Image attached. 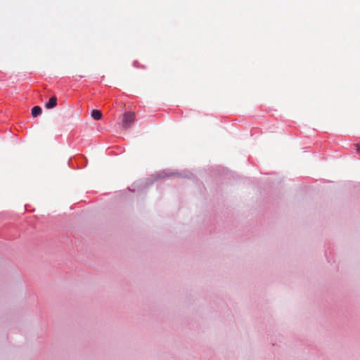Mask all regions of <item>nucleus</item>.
Listing matches in <instances>:
<instances>
[{"label":"nucleus","mask_w":360,"mask_h":360,"mask_svg":"<svg viewBox=\"0 0 360 360\" xmlns=\"http://www.w3.org/2000/svg\"><path fill=\"white\" fill-rule=\"evenodd\" d=\"M134 120H135V114L134 113L129 112H125L123 115V117H122L123 127L125 129L130 127L131 125L132 124V123L134 122Z\"/></svg>","instance_id":"1"},{"label":"nucleus","mask_w":360,"mask_h":360,"mask_svg":"<svg viewBox=\"0 0 360 360\" xmlns=\"http://www.w3.org/2000/svg\"><path fill=\"white\" fill-rule=\"evenodd\" d=\"M91 117L95 120H99L102 118V113L100 110H94L92 112H91Z\"/></svg>","instance_id":"3"},{"label":"nucleus","mask_w":360,"mask_h":360,"mask_svg":"<svg viewBox=\"0 0 360 360\" xmlns=\"http://www.w3.org/2000/svg\"><path fill=\"white\" fill-rule=\"evenodd\" d=\"M57 105V98L56 96H52L49 102L45 104V107L47 108V109H51V108H53L54 107H56Z\"/></svg>","instance_id":"2"},{"label":"nucleus","mask_w":360,"mask_h":360,"mask_svg":"<svg viewBox=\"0 0 360 360\" xmlns=\"http://www.w3.org/2000/svg\"><path fill=\"white\" fill-rule=\"evenodd\" d=\"M41 113V108L39 106H34L32 109V115L34 117H37Z\"/></svg>","instance_id":"4"}]
</instances>
